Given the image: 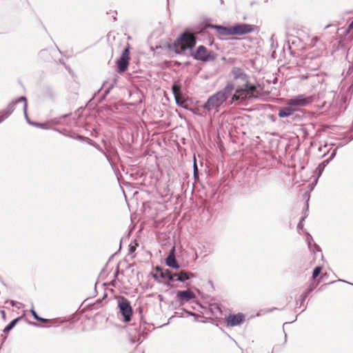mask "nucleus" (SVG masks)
<instances>
[{
  "label": "nucleus",
  "mask_w": 353,
  "mask_h": 353,
  "mask_svg": "<svg viewBox=\"0 0 353 353\" xmlns=\"http://www.w3.org/2000/svg\"><path fill=\"white\" fill-rule=\"evenodd\" d=\"M30 312H31V314H32V316L34 317V319H36V320H37L39 321H41V322H47V321H48V319L40 317L37 314L36 311L34 310V308H32L30 310Z\"/></svg>",
  "instance_id": "obj_27"
},
{
  "label": "nucleus",
  "mask_w": 353,
  "mask_h": 353,
  "mask_svg": "<svg viewBox=\"0 0 353 353\" xmlns=\"http://www.w3.org/2000/svg\"><path fill=\"white\" fill-rule=\"evenodd\" d=\"M193 38L189 32H184L176 40H177V43L181 42L188 43Z\"/></svg>",
  "instance_id": "obj_21"
},
{
  "label": "nucleus",
  "mask_w": 353,
  "mask_h": 353,
  "mask_svg": "<svg viewBox=\"0 0 353 353\" xmlns=\"http://www.w3.org/2000/svg\"><path fill=\"white\" fill-rule=\"evenodd\" d=\"M172 90L174 94V98H176L178 96L183 95L181 91V84L179 81H174L172 86Z\"/></svg>",
  "instance_id": "obj_19"
},
{
  "label": "nucleus",
  "mask_w": 353,
  "mask_h": 353,
  "mask_svg": "<svg viewBox=\"0 0 353 353\" xmlns=\"http://www.w3.org/2000/svg\"><path fill=\"white\" fill-rule=\"evenodd\" d=\"M175 278L177 281L185 283L186 281L190 280V279L194 278L195 274L192 272H188L183 270H181L179 272H176Z\"/></svg>",
  "instance_id": "obj_13"
},
{
  "label": "nucleus",
  "mask_w": 353,
  "mask_h": 353,
  "mask_svg": "<svg viewBox=\"0 0 353 353\" xmlns=\"http://www.w3.org/2000/svg\"><path fill=\"white\" fill-rule=\"evenodd\" d=\"M319 283V281H318L316 283L312 282L309 285L307 288L302 293V294L299 297V301H300L301 305L303 303L307 296L316 288Z\"/></svg>",
  "instance_id": "obj_16"
},
{
  "label": "nucleus",
  "mask_w": 353,
  "mask_h": 353,
  "mask_svg": "<svg viewBox=\"0 0 353 353\" xmlns=\"http://www.w3.org/2000/svg\"><path fill=\"white\" fill-rule=\"evenodd\" d=\"M3 121H1V118L0 117V123L3 122Z\"/></svg>",
  "instance_id": "obj_59"
},
{
  "label": "nucleus",
  "mask_w": 353,
  "mask_h": 353,
  "mask_svg": "<svg viewBox=\"0 0 353 353\" xmlns=\"http://www.w3.org/2000/svg\"><path fill=\"white\" fill-rule=\"evenodd\" d=\"M336 150H337V148H334L330 153L329 158L324 160L323 161H322L321 163L319 164V165L316 168V172H317V178L316 179H318L322 174L325 168L328 165L330 161L335 157L336 154ZM316 180L317 179H316Z\"/></svg>",
  "instance_id": "obj_12"
},
{
  "label": "nucleus",
  "mask_w": 353,
  "mask_h": 353,
  "mask_svg": "<svg viewBox=\"0 0 353 353\" xmlns=\"http://www.w3.org/2000/svg\"><path fill=\"white\" fill-rule=\"evenodd\" d=\"M104 85H105V83H103L102 85H101V88L97 92L94 93L93 97L89 101L90 103L92 101H94V100H95L97 99V96L100 92V91L101 90L102 88H103Z\"/></svg>",
  "instance_id": "obj_37"
},
{
  "label": "nucleus",
  "mask_w": 353,
  "mask_h": 353,
  "mask_svg": "<svg viewBox=\"0 0 353 353\" xmlns=\"http://www.w3.org/2000/svg\"><path fill=\"white\" fill-rule=\"evenodd\" d=\"M192 112L194 113V114H198L196 112L192 110Z\"/></svg>",
  "instance_id": "obj_57"
},
{
  "label": "nucleus",
  "mask_w": 353,
  "mask_h": 353,
  "mask_svg": "<svg viewBox=\"0 0 353 353\" xmlns=\"http://www.w3.org/2000/svg\"><path fill=\"white\" fill-rule=\"evenodd\" d=\"M234 83L228 82L224 88L210 96L202 108L208 112L214 110L216 113L221 107L245 104L243 96L245 97L248 92L240 89H235L234 92Z\"/></svg>",
  "instance_id": "obj_1"
},
{
  "label": "nucleus",
  "mask_w": 353,
  "mask_h": 353,
  "mask_svg": "<svg viewBox=\"0 0 353 353\" xmlns=\"http://www.w3.org/2000/svg\"><path fill=\"white\" fill-rule=\"evenodd\" d=\"M303 115H304V114H300L296 113V112H294V114L291 115L290 117H292V121H299L303 118Z\"/></svg>",
  "instance_id": "obj_32"
},
{
  "label": "nucleus",
  "mask_w": 353,
  "mask_h": 353,
  "mask_svg": "<svg viewBox=\"0 0 353 353\" xmlns=\"http://www.w3.org/2000/svg\"><path fill=\"white\" fill-rule=\"evenodd\" d=\"M170 270L165 269L163 272H160L159 274L157 273H151L152 277L155 281H158V280H166V276L169 274Z\"/></svg>",
  "instance_id": "obj_22"
},
{
  "label": "nucleus",
  "mask_w": 353,
  "mask_h": 353,
  "mask_svg": "<svg viewBox=\"0 0 353 353\" xmlns=\"http://www.w3.org/2000/svg\"><path fill=\"white\" fill-rule=\"evenodd\" d=\"M308 77H308L307 75H301V76H300V79H301V80L307 79H308Z\"/></svg>",
  "instance_id": "obj_49"
},
{
  "label": "nucleus",
  "mask_w": 353,
  "mask_h": 353,
  "mask_svg": "<svg viewBox=\"0 0 353 353\" xmlns=\"http://www.w3.org/2000/svg\"><path fill=\"white\" fill-rule=\"evenodd\" d=\"M98 99H99V98H97V99H95V101H97V100H98ZM94 103V101H92L90 103Z\"/></svg>",
  "instance_id": "obj_55"
},
{
  "label": "nucleus",
  "mask_w": 353,
  "mask_h": 353,
  "mask_svg": "<svg viewBox=\"0 0 353 353\" xmlns=\"http://www.w3.org/2000/svg\"><path fill=\"white\" fill-rule=\"evenodd\" d=\"M193 38L189 32H184L176 40H177V43L181 42L188 43Z\"/></svg>",
  "instance_id": "obj_20"
},
{
  "label": "nucleus",
  "mask_w": 353,
  "mask_h": 353,
  "mask_svg": "<svg viewBox=\"0 0 353 353\" xmlns=\"http://www.w3.org/2000/svg\"><path fill=\"white\" fill-rule=\"evenodd\" d=\"M192 56L195 60L203 62L214 61L216 59L215 53L212 50L208 51L204 46H198L196 51L192 53Z\"/></svg>",
  "instance_id": "obj_5"
},
{
  "label": "nucleus",
  "mask_w": 353,
  "mask_h": 353,
  "mask_svg": "<svg viewBox=\"0 0 353 353\" xmlns=\"http://www.w3.org/2000/svg\"><path fill=\"white\" fill-rule=\"evenodd\" d=\"M338 281H340V282H345V283H349V284H351L350 283L347 282V281H345L344 280H342V279H339Z\"/></svg>",
  "instance_id": "obj_52"
},
{
  "label": "nucleus",
  "mask_w": 353,
  "mask_h": 353,
  "mask_svg": "<svg viewBox=\"0 0 353 353\" xmlns=\"http://www.w3.org/2000/svg\"><path fill=\"white\" fill-rule=\"evenodd\" d=\"M256 28V26L247 23H236L229 27L206 23L201 28L198 33L205 34L208 28H212L215 29L220 36L243 35L253 32Z\"/></svg>",
  "instance_id": "obj_2"
},
{
  "label": "nucleus",
  "mask_w": 353,
  "mask_h": 353,
  "mask_svg": "<svg viewBox=\"0 0 353 353\" xmlns=\"http://www.w3.org/2000/svg\"><path fill=\"white\" fill-rule=\"evenodd\" d=\"M316 98L315 95L306 96L305 94H299L287 101V105L295 107H305L312 104Z\"/></svg>",
  "instance_id": "obj_4"
},
{
  "label": "nucleus",
  "mask_w": 353,
  "mask_h": 353,
  "mask_svg": "<svg viewBox=\"0 0 353 353\" xmlns=\"http://www.w3.org/2000/svg\"><path fill=\"white\" fill-rule=\"evenodd\" d=\"M335 281H332L329 283H326V284H324V285H322L319 289H318V291H321L323 290L324 287L329 285V284H331V283H334Z\"/></svg>",
  "instance_id": "obj_42"
},
{
  "label": "nucleus",
  "mask_w": 353,
  "mask_h": 353,
  "mask_svg": "<svg viewBox=\"0 0 353 353\" xmlns=\"http://www.w3.org/2000/svg\"><path fill=\"white\" fill-rule=\"evenodd\" d=\"M175 275H176V272H173L170 270L169 274H168V276H166V280H158V282L163 283L167 287L176 288L178 286L174 284L175 281H177V280L175 279V278H176Z\"/></svg>",
  "instance_id": "obj_14"
},
{
  "label": "nucleus",
  "mask_w": 353,
  "mask_h": 353,
  "mask_svg": "<svg viewBox=\"0 0 353 353\" xmlns=\"http://www.w3.org/2000/svg\"><path fill=\"white\" fill-rule=\"evenodd\" d=\"M193 176L194 178L195 181L199 179V169L197 167L196 159L194 160V164H193Z\"/></svg>",
  "instance_id": "obj_28"
},
{
  "label": "nucleus",
  "mask_w": 353,
  "mask_h": 353,
  "mask_svg": "<svg viewBox=\"0 0 353 353\" xmlns=\"http://www.w3.org/2000/svg\"><path fill=\"white\" fill-rule=\"evenodd\" d=\"M85 139V137H84L83 136H81V135H79V134H77V136L75 137V139H78V140H84Z\"/></svg>",
  "instance_id": "obj_44"
},
{
  "label": "nucleus",
  "mask_w": 353,
  "mask_h": 353,
  "mask_svg": "<svg viewBox=\"0 0 353 353\" xmlns=\"http://www.w3.org/2000/svg\"><path fill=\"white\" fill-rule=\"evenodd\" d=\"M195 44H196V41H195L194 38L192 39L188 43H186L188 49L193 48L194 47Z\"/></svg>",
  "instance_id": "obj_35"
},
{
  "label": "nucleus",
  "mask_w": 353,
  "mask_h": 353,
  "mask_svg": "<svg viewBox=\"0 0 353 353\" xmlns=\"http://www.w3.org/2000/svg\"><path fill=\"white\" fill-rule=\"evenodd\" d=\"M269 118H270L272 121H275V118H274V115H270V116L269 117Z\"/></svg>",
  "instance_id": "obj_51"
},
{
  "label": "nucleus",
  "mask_w": 353,
  "mask_h": 353,
  "mask_svg": "<svg viewBox=\"0 0 353 353\" xmlns=\"http://www.w3.org/2000/svg\"><path fill=\"white\" fill-rule=\"evenodd\" d=\"M104 85H105V83H103L102 85H101V88L97 92L94 93L93 97L89 101L90 103L92 101H94V100H95L97 99V96L100 92V91L101 90L102 88H103Z\"/></svg>",
  "instance_id": "obj_36"
},
{
  "label": "nucleus",
  "mask_w": 353,
  "mask_h": 353,
  "mask_svg": "<svg viewBox=\"0 0 353 353\" xmlns=\"http://www.w3.org/2000/svg\"><path fill=\"white\" fill-rule=\"evenodd\" d=\"M109 285H111V286L115 287V285H116V280H115V279H114L113 281H112L110 283V284H109Z\"/></svg>",
  "instance_id": "obj_50"
},
{
  "label": "nucleus",
  "mask_w": 353,
  "mask_h": 353,
  "mask_svg": "<svg viewBox=\"0 0 353 353\" xmlns=\"http://www.w3.org/2000/svg\"><path fill=\"white\" fill-rule=\"evenodd\" d=\"M196 298L195 294L190 289L186 290H179L176 292V299L181 304H183Z\"/></svg>",
  "instance_id": "obj_8"
},
{
  "label": "nucleus",
  "mask_w": 353,
  "mask_h": 353,
  "mask_svg": "<svg viewBox=\"0 0 353 353\" xmlns=\"http://www.w3.org/2000/svg\"><path fill=\"white\" fill-rule=\"evenodd\" d=\"M22 319V316H19L13 320H12L3 329L4 333H8L10 330L13 329V327L16 325L17 322Z\"/></svg>",
  "instance_id": "obj_23"
},
{
  "label": "nucleus",
  "mask_w": 353,
  "mask_h": 353,
  "mask_svg": "<svg viewBox=\"0 0 353 353\" xmlns=\"http://www.w3.org/2000/svg\"><path fill=\"white\" fill-rule=\"evenodd\" d=\"M99 150L105 157V158L107 159V160L109 162V163L110 164V165L112 167H113L114 164L112 163V159L110 158V155L106 152H105L103 150H102L101 148H99Z\"/></svg>",
  "instance_id": "obj_33"
},
{
  "label": "nucleus",
  "mask_w": 353,
  "mask_h": 353,
  "mask_svg": "<svg viewBox=\"0 0 353 353\" xmlns=\"http://www.w3.org/2000/svg\"><path fill=\"white\" fill-rule=\"evenodd\" d=\"M38 128L42 129H48V124L47 123H39Z\"/></svg>",
  "instance_id": "obj_39"
},
{
  "label": "nucleus",
  "mask_w": 353,
  "mask_h": 353,
  "mask_svg": "<svg viewBox=\"0 0 353 353\" xmlns=\"http://www.w3.org/2000/svg\"><path fill=\"white\" fill-rule=\"evenodd\" d=\"M303 223H299L298 225H297V229L298 230H301V229H303Z\"/></svg>",
  "instance_id": "obj_47"
},
{
  "label": "nucleus",
  "mask_w": 353,
  "mask_h": 353,
  "mask_svg": "<svg viewBox=\"0 0 353 353\" xmlns=\"http://www.w3.org/2000/svg\"><path fill=\"white\" fill-rule=\"evenodd\" d=\"M19 102H22V100H19V97L18 99L12 101L8 105L6 109L0 112V117L1 118V121H4L12 114V113L15 110V105Z\"/></svg>",
  "instance_id": "obj_9"
},
{
  "label": "nucleus",
  "mask_w": 353,
  "mask_h": 353,
  "mask_svg": "<svg viewBox=\"0 0 353 353\" xmlns=\"http://www.w3.org/2000/svg\"><path fill=\"white\" fill-rule=\"evenodd\" d=\"M6 339V336H4L3 337V343L4 342V341Z\"/></svg>",
  "instance_id": "obj_56"
},
{
  "label": "nucleus",
  "mask_w": 353,
  "mask_h": 353,
  "mask_svg": "<svg viewBox=\"0 0 353 353\" xmlns=\"http://www.w3.org/2000/svg\"><path fill=\"white\" fill-rule=\"evenodd\" d=\"M104 85H105V83H103L102 85H101V88L97 92L94 93L93 97L89 101L90 103L92 101H94V100H95L97 99V96L100 92V91L101 90L102 88H103Z\"/></svg>",
  "instance_id": "obj_38"
},
{
  "label": "nucleus",
  "mask_w": 353,
  "mask_h": 353,
  "mask_svg": "<svg viewBox=\"0 0 353 353\" xmlns=\"http://www.w3.org/2000/svg\"><path fill=\"white\" fill-rule=\"evenodd\" d=\"M173 50L176 54H183L188 50L186 43L183 42L177 43V40H175L173 43Z\"/></svg>",
  "instance_id": "obj_18"
},
{
  "label": "nucleus",
  "mask_w": 353,
  "mask_h": 353,
  "mask_svg": "<svg viewBox=\"0 0 353 353\" xmlns=\"http://www.w3.org/2000/svg\"><path fill=\"white\" fill-rule=\"evenodd\" d=\"M10 303H11L12 306H17L18 304L20 305H22V303L17 302V301H11Z\"/></svg>",
  "instance_id": "obj_43"
},
{
  "label": "nucleus",
  "mask_w": 353,
  "mask_h": 353,
  "mask_svg": "<svg viewBox=\"0 0 353 353\" xmlns=\"http://www.w3.org/2000/svg\"><path fill=\"white\" fill-rule=\"evenodd\" d=\"M70 114H66L63 115L61 117L62 118H65V117H68Z\"/></svg>",
  "instance_id": "obj_53"
},
{
  "label": "nucleus",
  "mask_w": 353,
  "mask_h": 353,
  "mask_svg": "<svg viewBox=\"0 0 353 353\" xmlns=\"http://www.w3.org/2000/svg\"><path fill=\"white\" fill-rule=\"evenodd\" d=\"M165 264L170 268L179 269L180 265L175 257V247L173 246L170 250L168 256L165 259Z\"/></svg>",
  "instance_id": "obj_11"
},
{
  "label": "nucleus",
  "mask_w": 353,
  "mask_h": 353,
  "mask_svg": "<svg viewBox=\"0 0 353 353\" xmlns=\"http://www.w3.org/2000/svg\"><path fill=\"white\" fill-rule=\"evenodd\" d=\"M174 99H175V101H176V104L178 106H180V107H182L183 108L187 109V108L183 105L184 101H183V95L178 96V97H176V98H174Z\"/></svg>",
  "instance_id": "obj_31"
},
{
  "label": "nucleus",
  "mask_w": 353,
  "mask_h": 353,
  "mask_svg": "<svg viewBox=\"0 0 353 353\" xmlns=\"http://www.w3.org/2000/svg\"><path fill=\"white\" fill-rule=\"evenodd\" d=\"M113 87L114 84L112 83L108 88H106L104 91V93L101 95V97H99L97 102L101 103L103 100H104L105 97L110 93V90L113 88Z\"/></svg>",
  "instance_id": "obj_26"
},
{
  "label": "nucleus",
  "mask_w": 353,
  "mask_h": 353,
  "mask_svg": "<svg viewBox=\"0 0 353 353\" xmlns=\"http://www.w3.org/2000/svg\"><path fill=\"white\" fill-rule=\"evenodd\" d=\"M113 13H114L115 14H117V11H113Z\"/></svg>",
  "instance_id": "obj_58"
},
{
  "label": "nucleus",
  "mask_w": 353,
  "mask_h": 353,
  "mask_svg": "<svg viewBox=\"0 0 353 353\" xmlns=\"http://www.w3.org/2000/svg\"><path fill=\"white\" fill-rule=\"evenodd\" d=\"M65 135L68 137H70L71 138H73V139H75V137L77 136V134L75 133L68 134H65Z\"/></svg>",
  "instance_id": "obj_46"
},
{
  "label": "nucleus",
  "mask_w": 353,
  "mask_h": 353,
  "mask_svg": "<svg viewBox=\"0 0 353 353\" xmlns=\"http://www.w3.org/2000/svg\"><path fill=\"white\" fill-rule=\"evenodd\" d=\"M154 270L157 272H159V273H160V272H163V270H165V269H163V268H161L160 266H158V265L155 267Z\"/></svg>",
  "instance_id": "obj_41"
},
{
  "label": "nucleus",
  "mask_w": 353,
  "mask_h": 353,
  "mask_svg": "<svg viewBox=\"0 0 353 353\" xmlns=\"http://www.w3.org/2000/svg\"><path fill=\"white\" fill-rule=\"evenodd\" d=\"M306 242L309 249L311 251L314 253L317 252H321V248L315 242H314L312 236L309 233H307L306 236Z\"/></svg>",
  "instance_id": "obj_17"
},
{
  "label": "nucleus",
  "mask_w": 353,
  "mask_h": 353,
  "mask_svg": "<svg viewBox=\"0 0 353 353\" xmlns=\"http://www.w3.org/2000/svg\"><path fill=\"white\" fill-rule=\"evenodd\" d=\"M43 95L50 98H53L55 95L54 90L50 86H46L43 88Z\"/></svg>",
  "instance_id": "obj_25"
},
{
  "label": "nucleus",
  "mask_w": 353,
  "mask_h": 353,
  "mask_svg": "<svg viewBox=\"0 0 353 353\" xmlns=\"http://www.w3.org/2000/svg\"><path fill=\"white\" fill-rule=\"evenodd\" d=\"M1 314H2V316L4 317L6 315V313L3 310H1Z\"/></svg>",
  "instance_id": "obj_54"
},
{
  "label": "nucleus",
  "mask_w": 353,
  "mask_h": 353,
  "mask_svg": "<svg viewBox=\"0 0 353 353\" xmlns=\"http://www.w3.org/2000/svg\"><path fill=\"white\" fill-rule=\"evenodd\" d=\"M245 319V316L242 313L230 314L225 321L227 325L231 327L240 325Z\"/></svg>",
  "instance_id": "obj_10"
},
{
  "label": "nucleus",
  "mask_w": 353,
  "mask_h": 353,
  "mask_svg": "<svg viewBox=\"0 0 353 353\" xmlns=\"http://www.w3.org/2000/svg\"><path fill=\"white\" fill-rule=\"evenodd\" d=\"M343 33L345 35L350 34L353 37V21L349 24L348 27L344 29Z\"/></svg>",
  "instance_id": "obj_29"
},
{
  "label": "nucleus",
  "mask_w": 353,
  "mask_h": 353,
  "mask_svg": "<svg viewBox=\"0 0 353 353\" xmlns=\"http://www.w3.org/2000/svg\"><path fill=\"white\" fill-rule=\"evenodd\" d=\"M19 100H22V102L23 103V110L24 116H25L26 121L30 125V123H32V121L28 117V115L27 113V108H28L27 99L25 97L22 96V97H19Z\"/></svg>",
  "instance_id": "obj_24"
},
{
  "label": "nucleus",
  "mask_w": 353,
  "mask_h": 353,
  "mask_svg": "<svg viewBox=\"0 0 353 353\" xmlns=\"http://www.w3.org/2000/svg\"><path fill=\"white\" fill-rule=\"evenodd\" d=\"M119 274V266H117V270H116V272H114V277L115 280L117 278Z\"/></svg>",
  "instance_id": "obj_45"
},
{
  "label": "nucleus",
  "mask_w": 353,
  "mask_h": 353,
  "mask_svg": "<svg viewBox=\"0 0 353 353\" xmlns=\"http://www.w3.org/2000/svg\"><path fill=\"white\" fill-rule=\"evenodd\" d=\"M183 311H185L190 316H197V314L196 313L190 312V311H188V310H187L185 309H183Z\"/></svg>",
  "instance_id": "obj_40"
},
{
  "label": "nucleus",
  "mask_w": 353,
  "mask_h": 353,
  "mask_svg": "<svg viewBox=\"0 0 353 353\" xmlns=\"http://www.w3.org/2000/svg\"><path fill=\"white\" fill-rule=\"evenodd\" d=\"M130 46H128L123 50L120 58L117 61V71L119 73L124 72L129 65Z\"/></svg>",
  "instance_id": "obj_7"
},
{
  "label": "nucleus",
  "mask_w": 353,
  "mask_h": 353,
  "mask_svg": "<svg viewBox=\"0 0 353 353\" xmlns=\"http://www.w3.org/2000/svg\"><path fill=\"white\" fill-rule=\"evenodd\" d=\"M231 73L234 79H241L243 82L242 86L239 85L236 88L234 87V92H235V89H240L248 92V94H245L246 95L245 97L243 96V102L245 103L247 100L257 97L259 92L256 86L249 83V77L245 73L242 68L234 67L231 70Z\"/></svg>",
  "instance_id": "obj_3"
},
{
  "label": "nucleus",
  "mask_w": 353,
  "mask_h": 353,
  "mask_svg": "<svg viewBox=\"0 0 353 353\" xmlns=\"http://www.w3.org/2000/svg\"><path fill=\"white\" fill-rule=\"evenodd\" d=\"M298 111V109L292 106L288 105L279 110L278 116L281 118L288 117L294 114V112Z\"/></svg>",
  "instance_id": "obj_15"
},
{
  "label": "nucleus",
  "mask_w": 353,
  "mask_h": 353,
  "mask_svg": "<svg viewBox=\"0 0 353 353\" xmlns=\"http://www.w3.org/2000/svg\"><path fill=\"white\" fill-rule=\"evenodd\" d=\"M39 123L38 122L32 121V123H30V125L38 128Z\"/></svg>",
  "instance_id": "obj_48"
},
{
  "label": "nucleus",
  "mask_w": 353,
  "mask_h": 353,
  "mask_svg": "<svg viewBox=\"0 0 353 353\" xmlns=\"http://www.w3.org/2000/svg\"><path fill=\"white\" fill-rule=\"evenodd\" d=\"M308 210V201H307L306 203H305V208L303 209V214L304 215L301 218L300 221L299 223H303V221L305 220V219L307 217V211Z\"/></svg>",
  "instance_id": "obj_34"
},
{
  "label": "nucleus",
  "mask_w": 353,
  "mask_h": 353,
  "mask_svg": "<svg viewBox=\"0 0 353 353\" xmlns=\"http://www.w3.org/2000/svg\"><path fill=\"white\" fill-rule=\"evenodd\" d=\"M119 312L123 318L124 322H130L133 314V310L130 301L125 297H122L118 303Z\"/></svg>",
  "instance_id": "obj_6"
},
{
  "label": "nucleus",
  "mask_w": 353,
  "mask_h": 353,
  "mask_svg": "<svg viewBox=\"0 0 353 353\" xmlns=\"http://www.w3.org/2000/svg\"><path fill=\"white\" fill-rule=\"evenodd\" d=\"M321 270H322V267L321 266H316L313 270L312 276V278L313 280H314L320 274Z\"/></svg>",
  "instance_id": "obj_30"
}]
</instances>
